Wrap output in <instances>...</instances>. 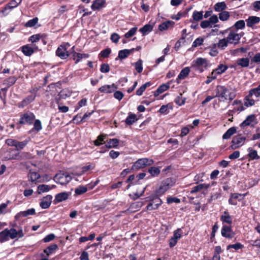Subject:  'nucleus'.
<instances>
[{"instance_id": "f257e3e1", "label": "nucleus", "mask_w": 260, "mask_h": 260, "mask_svg": "<svg viewBox=\"0 0 260 260\" xmlns=\"http://www.w3.org/2000/svg\"><path fill=\"white\" fill-rule=\"evenodd\" d=\"M24 234L22 229L17 231L16 229L11 228L10 230L6 229L0 232V242L3 243L9 240V238L14 239L16 238H21Z\"/></svg>"}, {"instance_id": "f03ea898", "label": "nucleus", "mask_w": 260, "mask_h": 260, "mask_svg": "<svg viewBox=\"0 0 260 260\" xmlns=\"http://www.w3.org/2000/svg\"><path fill=\"white\" fill-rule=\"evenodd\" d=\"M215 97H219L220 101H232L236 97L235 92H229L228 88L224 86L216 87V94Z\"/></svg>"}, {"instance_id": "7ed1b4c3", "label": "nucleus", "mask_w": 260, "mask_h": 260, "mask_svg": "<svg viewBox=\"0 0 260 260\" xmlns=\"http://www.w3.org/2000/svg\"><path fill=\"white\" fill-rule=\"evenodd\" d=\"M175 183L176 179L173 178H168L164 180L158 189L156 190V196H159L164 194L166 191L173 186Z\"/></svg>"}, {"instance_id": "20e7f679", "label": "nucleus", "mask_w": 260, "mask_h": 260, "mask_svg": "<svg viewBox=\"0 0 260 260\" xmlns=\"http://www.w3.org/2000/svg\"><path fill=\"white\" fill-rule=\"evenodd\" d=\"M72 178L66 172H59L54 176V180L58 184L65 185L70 182Z\"/></svg>"}, {"instance_id": "39448f33", "label": "nucleus", "mask_w": 260, "mask_h": 260, "mask_svg": "<svg viewBox=\"0 0 260 260\" xmlns=\"http://www.w3.org/2000/svg\"><path fill=\"white\" fill-rule=\"evenodd\" d=\"M207 61L205 58L199 57L192 61L191 68L194 70L198 71L200 73H202L207 67Z\"/></svg>"}, {"instance_id": "423d86ee", "label": "nucleus", "mask_w": 260, "mask_h": 260, "mask_svg": "<svg viewBox=\"0 0 260 260\" xmlns=\"http://www.w3.org/2000/svg\"><path fill=\"white\" fill-rule=\"evenodd\" d=\"M154 161L151 159L143 158L139 159L133 165L132 169L138 170L144 168L148 166H151L153 164Z\"/></svg>"}, {"instance_id": "0eeeda50", "label": "nucleus", "mask_w": 260, "mask_h": 260, "mask_svg": "<svg viewBox=\"0 0 260 260\" xmlns=\"http://www.w3.org/2000/svg\"><path fill=\"white\" fill-rule=\"evenodd\" d=\"M35 116L31 112L28 111L22 114L20 116L19 123L21 124H32L35 120Z\"/></svg>"}, {"instance_id": "6e6552de", "label": "nucleus", "mask_w": 260, "mask_h": 260, "mask_svg": "<svg viewBox=\"0 0 260 260\" xmlns=\"http://www.w3.org/2000/svg\"><path fill=\"white\" fill-rule=\"evenodd\" d=\"M246 138L238 135L235 136L232 141V145L231 147L232 149H236L242 146L245 141Z\"/></svg>"}, {"instance_id": "1a4fd4ad", "label": "nucleus", "mask_w": 260, "mask_h": 260, "mask_svg": "<svg viewBox=\"0 0 260 260\" xmlns=\"http://www.w3.org/2000/svg\"><path fill=\"white\" fill-rule=\"evenodd\" d=\"M56 55L61 59H67L70 55L64 45H59L56 50Z\"/></svg>"}, {"instance_id": "9d476101", "label": "nucleus", "mask_w": 260, "mask_h": 260, "mask_svg": "<svg viewBox=\"0 0 260 260\" xmlns=\"http://www.w3.org/2000/svg\"><path fill=\"white\" fill-rule=\"evenodd\" d=\"M221 235L228 239L233 238L235 234L233 231L231 226L223 225L221 230Z\"/></svg>"}, {"instance_id": "9b49d317", "label": "nucleus", "mask_w": 260, "mask_h": 260, "mask_svg": "<svg viewBox=\"0 0 260 260\" xmlns=\"http://www.w3.org/2000/svg\"><path fill=\"white\" fill-rule=\"evenodd\" d=\"M37 50H38V47L35 45L34 47H30L29 45H25L21 47L22 52L27 56H31Z\"/></svg>"}, {"instance_id": "f8f14e48", "label": "nucleus", "mask_w": 260, "mask_h": 260, "mask_svg": "<svg viewBox=\"0 0 260 260\" xmlns=\"http://www.w3.org/2000/svg\"><path fill=\"white\" fill-rule=\"evenodd\" d=\"M18 6L17 2L14 1V0H12L1 11V12L3 14L4 16H6L9 13L10 11L13 8L17 7Z\"/></svg>"}, {"instance_id": "ddd939ff", "label": "nucleus", "mask_w": 260, "mask_h": 260, "mask_svg": "<svg viewBox=\"0 0 260 260\" xmlns=\"http://www.w3.org/2000/svg\"><path fill=\"white\" fill-rule=\"evenodd\" d=\"M117 89L116 86L114 84L111 85H105L99 88V91L101 93H111Z\"/></svg>"}, {"instance_id": "4468645a", "label": "nucleus", "mask_w": 260, "mask_h": 260, "mask_svg": "<svg viewBox=\"0 0 260 260\" xmlns=\"http://www.w3.org/2000/svg\"><path fill=\"white\" fill-rule=\"evenodd\" d=\"M241 39V36L237 33L231 31L228 36L226 38V39L230 44H236Z\"/></svg>"}, {"instance_id": "2eb2a0df", "label": "nucleus", "mask_w": 260, "mask_h": 260, "mask_svg": "<svg viewBox=\"0 0 260 260\" xmlns=\"http://www.w3.org/2000/svg\"><path fill=\"white\" fill-rule=\"evenodd\" d=\"M52 197L51 195H47L44 197L40 203V206L42 209L48 208L52 202Z\"/></svg>"}, {"instance_id": "dca6fc26", "label": "nucleus", "mask_w": 260, "mask_h": 260, "mask_svg": "<svg viewBox=\"0 0 260 260\" xmlns=\"http://www.w3.org/2000/svg\"><path fill=\"white\" fill-rule=\"evenodd\" d=\"M162 203V202L160 199L156 198L153 200L152 202L148 204L146 207L147 209L148 210H155L161 205Z\"/></svg>"}, {"instance_id": "f3484780", "label": "nucleus", "mask_w": 260, "mask_h": 260, "mask_svg": "<svg viewBox=\"0 0 260 260\" xmlns=\"http://www.w3.org/2000/svg\"><path fill=\"white\" fill-rule=\"evenodd\" d=\"M69 194L66 192H62L56 194L54 202L55 204L66 201L68 199Z\"/></svg>"}, {"instance_id": "a211bd4d", "label": "nucleus", "mask_w": 260, "mask_h": 260, "mask_svg": "<svg viewBox=\"0 0 260 260\" xmlns=\"http://www.w3.org/2000/svg\"><path fill=\"white\" fill-rule=\"evenodd\" d=\"M211 186L210 184H200L197 186L193 187L190 190V193L193 194L203 189H208Z\"/></svg>"}, {"instance_id": "6ab92c4d", "label": "nucleus", "mask_w": 260, "mask_h": 260, "mask_svg": "<svg viewBox=\"0 0 260 260\" xmlns=\"http://www.w3.org/2000/svg\"><path fill=\"white\" fill-rule=\"evenodd\" d=\"M246 21L248 27H252L254 24L260 22V18L257 16H250Z\"/></svg>"}, {"instance_id": "aec40b11", "label": "nucleus", "mask_w": 260, "mask_h": 260, "mask_svg": "<svg viewBox=\"0 0 260 260\" xmlns=\"http://www.w3.org/2000/svg\"><path fill=\"white\" fill-rule=\"evenodd\" d=\"M105 0H95L91 8L93 10H99L105 6Z\"/></svg>"}, {"instance_id": "412c9836", "label": "nucleus", "mask_w": 260, "mask_h": 260, "mask_svg": "<svg viewBox=\"0 0 260 260\" xmlns=\"http://www.w3.org/2000/svg\"><path fill=\"white\" fill-rule=\"evenodd\" d=\"M255 103V101L251 96H249V94L246 95L244 98V105L246 107L254 106Z\"/></svg>"}, {"instance_id": "4be33fe9", "label": "nucleus", "mask_w": 260, "mask_h": 260, "mask_svg": "<svg viewBox=\"0 0 260 260\" xmlns=\"http://www.w3.org/2000/svg\"><path fill=\"white\" fill-rule=\"evenodd\" d=\"M248 153L247 154L248 157L251 160L258 159L260 158V156L258 155L256 150L249 147L247 149Z\"/></svg>"}, {"instance_id": "5701e85b", "label": "nucleus", "mask_w": 260, "mask_h": 260, "mask_svg": "<svg viewBox=\"0 0 260 260\" xmlns=\"http://www.w3.org/2000/svg\"><path fill=\"white\" fill-rule=\"evenodd\" d=\"M135 51V48L131 49H123L120 50L118 52V57L120 59H124L126 58L131 53Z\"/></svg>"}, {"instance_id": "b1692460", "label": "nucleus", "mask_w": 260, "mask_h": 260, "mask_svg": "<svg viewBox=\"0 0 260 260\" xmlns=\"http://www.w3.org/2000/svg\"><path fill=\"white\" fill-rule=\"evenodd\" d=\"M174 23L173 21L170 20L167 21L160 24L158 26V28L160 31L165 30L170 27H173Z\"/></svg>"}, {"instance_id": "393cba45", "label": "nucleus", "mask_w": 260, "mask_h": 260, "mask_svg": "<svg viewBox=\"0 0 260 260\" xmlns=\"http://www.w3.org/2000/svg\"><path fill=\"white\" fill-rule=\"evenodd\" d=\"M169 88H170V84L169 83L162 84V85H160L158 87L157 90L154 92V95L155 96H157L159 94L166 91Z\"/></svg>"}, {"instance_id": "a878e982", "label": "nucleus", "mask_w": 260, "mask_h": 260, "mask_svg": "<svg viewBox=\"0 0 260 260\" xmlns=\"http://www.w3.org/2000/svg\"><path fill=\"white\" fill-rule=\"evenodd\" d=\"M73 57L74 60H76L75 63H77L79 62L82 58H87L89 57V54L85 53H79L76 52H73Z\"/></svg>"}, {"instance_id": "bb28decb", "label": "nucleus", "mask_w": 260, "mask_h": 260, "mask_svg": "<svg viewBox=\"0 0 260 260\" xmlns=\"http://www.w3.org/2000/svg\"><path fill=\"white\" fill-rule=\"evenodd\" d=\"M249 96H251L253 98H258L260 97V87L258 85L257 87L250 89L248 91Z\"/></svg>"}, {"instance_id": "cd10ccee", "label": "nucleus", "mask_w": 260, "mask_h": 260, "mask_svg": "<svg viewBox=\"0 0 260 260\" xmlns=\"http://www.w3.org/2000/svg\"><path fill=\"white\" fill-rule=\"evenodd\" d=\"M237 65L242 68H247L249 65V59L248 58H238L236 61Z\"/></svg>"}, {"instance_id": "c85d7f7f", "label": "nucleus", "mask_w": 260, "mask_h": 260, "mask_svg": "<svg viewBox=\"0 0 260 260\" xmlns=\"http://www.w3.org/2000/svg\"><path fill=\"white\" fill-rule=\"evenodd\" d=\"M35 210L34 208L29 209L26 211H22L18 213L15 217L17 218L20 216L27 217L29 215H33L35 214Z\"/></svg>"}, {"instance_id": "c756f323", "label": "nucleus", "mask_w": 260, "mask_h": 260, "mask_svg": "<svg viewBox=\"0 0 260 260\" xmlns=\"http://www.w3.org/2000/svg\"><path fill=\"white\" fill-rule=\"evenodd\" d=\"M226 5L223 2H218L215 4L214 6V9L216 12H221L224 11L226 9Z\"/></svg>"}, {"instance_id": "7c9ffc66", "label": "nucleus", "mask_w": 260, "mask_h": 260, "mask_svg": "<svg viewBox=\"0 0 260 260\" xmlns=\"http://www.w3.org/2000/svg\"><path fill=\"white\" fill-rule=\"evenodd\" d=\"M36 98L35 95H30L27 96L21 102L20 106L22 107H25L33 102Z\"/></svg>"}, {"instance_id": "2f4dec72", "label": "nucleus", "mask_w": 260, "mask_h": 260, "mask_svg": "<svg viewBox=\"0 0 260 260\" xmlns=\"http://www.w3.org/2000/svg\"><path fill=\"white\" fill-rule=\"evenodd\" d=\"M203 18V11H194L192 15V20L198 22L201 20Z\"/></svg>"}, {"instance_id": "473e14b6", "label": "nucleus", "mask_w": 260, "mask_h": 260, "mask_svg": "<svg viewBox=\"0 0 260 260\" xmlns=\"http://www.w3.org/2000/svg\"><path fill=\"white\" fill-rule=\"evenodd\" d=\"M119 140L116 138L110 139L107 141L106 147L108 148H115L119 144Z\"/></svg>"}, {"instance_id": "72a5a7b5", "label": "nucleus", "mask_w": 260, "mask_h": 260, "mask_svg": "<svg viewBox=\"0 0 260 260\" xmlns=\"http://www.w3.org/2000/svg\"><path fill=\"white\" fill-rule=\"evenodd\" d=\"M137 120L138 119L135 114L129 113L128 114V116L126 118L125 122L126 124L130 125L135 123Z\"/></svg>"}, {"instance_id": "f704fd0d", "label": "nucleus", "mask_w": 260, "mask_h": 260, "mask_svg": "<svg viewBox=\"0 0 260 260\" xmlns=\"http://www.w3.org/2000/svg\"><path fill=\"white\" fill-rule=\"evenodd\" d=\"M255 118L254 115H250L248 116L245 120H244L240 124L241 127L250 125L251 123L253 121Z\"/></svg>"}, {"instance_id": "c9c22d12", "label": "nucleus", "mask_w": 260, "mask_h": 260, "mask_svg": "<svg viewBox=\"0 0 260 260\" xmlns=\"http://www.w3.org/2000/svg\"><path fill=\"white\" fill-rule=\"evenodd\" d=\"M236 132V128L235 127H232L230 128L222 136L223 139H229L231 137L235 134Z\"/></svg>"}, {"instance_id": "e433bc0d", "label": "nucleus", "mask_w": 260, "mask_h": 260, "mask_svg": "<svg viewBox=\"0 0 260 260\" xmlns=\"http://www.w3.org/2000/svg\"><path fill=\"white\" fill-rule=\"evenodd\" d=\"M51 189V187L46 184H41L38 186L37 191L39 194L47 192Z\"/></svg>"}, {"instance_id": "4c0bfd02", "label": "nucleus", "mask_w": 260, "mask_h": 260, "mask_svg": "<svg viewBox=\"0 0 260 260\" xmlns=\"http://www.w3.org/2000/svg\"><path fill=\"white\" fill-rule=\"evenodd\" d=\"M57 245L56 244H53L47 247L44 250V252L47 255H49L51 253H53L57 249Z\"/></svg>"}, {"instance_id": "58836bf2", "label": "nucleus", "mask_w": 260, "mask_h": 260, "mask_svg": "<svg viewBox=\"0 0 260 260\" xmlns=\"http://www.w3.org/2000/svg\"><path fill=\"white\" fill-rule=\"evenodd\" d=\"M190 72L189 68L188 67H185L183 69H182L180 73H179V75L178 76V78L177 80L178 79H182L185 78L187 76V75L189 74Z\"/></svg>"}, {"instance_id": "ea45409f", "label": "nucleus", "mask_w": 260, "mask_h": 260, "mask_svg": "<svg viewBox=\"0 0 260 260\" xmlns=\"http://www.w3.org/2000/svg\"><path fill=\"white\" fill-rule=\"evenodd\" d=\"M152 29L153 25L147 24L145 25L143 27L139 29V31L144 35L151 31Z\"/></svg>"}, {"instance_id": "a19ab883", "label": "nucleus", "mask_w": 260, "mask_h": 260, "mask_svg": "<svg viewBox=\"0 0 260 260\" xmlns=\"http://www.w3.org/2000/svg\"><path fill=\"white\" fill-rule=\"evenodd\" d=\"M150 82H148L142 85L136 91V94L138 95H142L143 92L145 90L147 87H149L151 85Z\"/></svg>"}, {"instance_id": "79ce46f5", "label": "nucleus", "mask_w": 260, "mask_h": 260, "mask_svg": "<svg viewBox=\"0 0 260 260\" xmlns=\"http://www.w3.org/2000/svg\"><path fill=\"white\" fill-rule=\"evenodd\" d=\"M230 17V12L226 11L220 12L218 14V18L222 21H227Z\"/></svg>"}, {"instance_id": "37998d69", "label": "nucleus", "mask_w": 260, "mask_h": 260, "mask_svg": "<svg viewBox=\"0 0 260 260\" xmlns=\"http://www.w3.org/2000/svg\"><path fill=\"white\" fill-rule=\"evenodd\" d=\"M17 79L16 77L11 76L4 81V84H6L7 86V88H8L10 86H11L12 85H13L14 84H15V83L17 81Z\"/></svg>"}, {"instance_id": "c03bdc74", "label": "nucleus", "mask_w": 260, "mask_h": 260, "mask_svg": "<svg viewBox=\"0 0 260 260\" xmlns=\"http://www.w3.org/2000/svg\"><path fill=\"white\" fill-rule=\"evenodd\" d=\"M240 196L241 194L239 193H232L229 200V204L233 205H236L237 204V199Z\"/></svg>"}, {"instance_id": "a18cd8bd", "label": "nucleus", "mask_w": 260, "mask_h": 260, "mask_svg": "<svg viewBox=\"0 0 260 260\" xmlns=\"http://www.w3.org/2000/svg\"><path fill=\"white\" fill-rule=\"evenodd\" d=\"M28 177L29 180L33 182L38 179L40 177V175L37 172L30 171L28 174Z\"/></svg>"}, {"instance_id": "49530a36", "label": "nucleus", "mask_w": 260, "mask_h": 260, "mask_svg": "<svg viewBox=\"0 0 260 260\" xmlns=\"http://www.w3.org/2000/svg\"><path fill=\"white\" fill-rule=\"evenodd\" d=\"M148 172L152 177L157 176L160 172L158 168L155 167H152L149 168Z\"/></svg>"}, {"instance_id": "de8ad7c7", "label": "nucleus", "mask_w": 260, "mask_h": 260, "mask_svg": "<svg viewBox=\"0 0 260 260\" xmlns=\"http://www.w3.org/2000/svg\"><path fill=\"white\" fill-rule=\"evenodd\" d=\"M107 135L102 134L99 135L97 139L94 141V144L95 146L101 145V144H103V142L104 141V140L105 139Z\"/></svg>"}, {"instance_id": "09e8293b", "label": "nucleus", "mask_w": 260, "mask_h": 260, "mask_svg": "<svg viewBox=\"0 0 260 260\" xmlns=\"http://www.w3.org/2000/svg\"><path fill=\"white\" fill-rule=\"evenodd\" d=\"M228 43H229L228 41L226 38H224L219 41L218 43H217V46L219 48L223 50L228 46Z\"/></svg>"}, {"instance_id": "8fccbe9b", "label": "nucleus", "mask_w": 260, "mask_h": 260, "mask_svg": "<svg viewBox=\"0 0 260 260\" xmlns=\"http://www.w3.org/2000/svg\"><path fill=\"white\" fill-rule=\"evenodd\" d=\"M186 99L182 96V93L180 94L174 100V102L179 106L183 105L185 103Z\"/></svg>"}, {"instance_id": "3c124183", "label": "nucleus", "mask_w": 260, "mask_h": 260, "mask_svg": "<svg viewBox=\"0 0 260 260\" xmlns=\"http://www.w3.org/2000/svg\"><path fill=\"white\" fill-rule=\"evenodd\" d=\"M87 191V188L84 186H79L75 189V192L76 194L80 195Z\"/></svg>"}, {"instance_id": "603ef678", "label": "nucleus", "mask_w": 260, "mask_h": 260, "mask_svg": "<svg viewBox=\"0 0 260 260\" xmlns=\"http://www.w3.org/2000/svg\"><path fill=\"white\" fill-rule=\"evenodd\" d=\"M135 68L136 70L139 73H140L143 71V66H142V60L141 59H139L138 61L134 63Z\"/></svg>"}, {"instance_id": "864d4df0", "label": "nucleus", "mask_w": 260, "mask_h": 260, "mask_svg": "<svg viewBox=\"0 0 260 260\" xmlns=\"http://www.w3.org/2000/svg\"><path fill=\"white\" fill-rule=\"evenodd\" d=\"M228 67L226 66L220 64L216 69L215 72L217 74H221L224 73L228 69Z\"/></svg>"}, {"instance_id": "5fc2aeb1", "label": "nucleus", "mask_w": 260, "mask_h": 260, "mask_svg": "<svg viewBox=\"0 0 260 260\" xmlns=\"http://www.w3.org/2000/svg\"><path fill=\"white\" fill-rule=\"evenodd\" d=\"M38 22V18L35 17L28 21L25 24V26L26 27H31L34 26Z\"/></svg>"}, {"instance_id": "6e6d98bb", "label": "nucleus", "mask_w": 260, "mask_h": 260, "mask_svg": "<svg viewBox=\"0 0 260 260\" xmlns=\"http://www.w3.org/2000/svg\"><path fill=\"white\" fill-rule=\"evenodd\" d=\"M220 220L222 222H225L228 224H231L232 223V219L230 215H221L220 216Z\"/></svg>"}, {"instance_id": "4d7b16f0", "label": "nucleus", "mask_w": 260, "mask_h": 260, "mask_svg": "<svg viewBox=\"0 0 260 260\" xmlns=\"http://www.w3.org/2000/svg\"><path fill=\"white\" fill-rule=\"evenodd\" d=\"M209 21L211 24V25L212 24H214V27H219V25H217V24H215L216 23H217L219 20H218V18L217 17V15H213L212 16H211L209 19Z\"/></svg>"}, {"instance_id": "13d9d810", "label": "nucleus", "mask_w": 260, "mask_h": 260, "mask_svg": "<svg viewBox=\"0 0 260 260\" xmlns=\"http://www.w3.org/2000/svg\"><path fill=\"white\" fill-rule=\"evenodd\" d=\"M28 142V141L26 140L22 142L17 141L15 147L17 150L22 149L27 145Z\"/></svg>"}, {"instance_id": "bf43d9fd", "label": "nucleus", "mask_w": 260, "mask_h": 260, "mask_svg": "<svg viewBox=\"0 0 260 260\" xmlns=\"http://www.w3.org/2000/svg\"><path fill=\"white\" fill-rule=\"evenodd\" d=\"M243 247V245L241 244L240 243H237L234 244H230L227 246L226 249L229 250L230 248H234L236 250H238L240 249H242Z\"/></svg>"}, {"instance_id": "052dcab7", "label": "nucleus", "mask_w": 260, "mask_h": 260, "mask_svg": "<svg viewBox=\"0 0 260 260\" xmlns=\"http://www.w3.org/2000/svg\"><path fill=\"white\" fill-rule=\"evenodd\" d=\"M234 26L237 29H243L245 26V21L243 20H239L235 23Z\"/></svg>"}, {"instance_id": "680f3d73", "label": "nucleus", "mask_w": 260, "mask_h": 260, "mask_svg": "<svg viewBox=\"0 0 260 260\" xmlns=\"http://www.w3.org/2000/svg\"><path fill=\"white\" fill-rule=\"evenodd\" d=\"M137 30V27H136L132 28L127 32L124 35V37L126 38H128L132 37L136 34Z\"/></svg>"}, {"instance_id": "e2e57ef3", "label": "nucleus", "mask_w": 260, "mask_h": 260, "mask_svg": "<svg viewBox=\"0 0 260 260\" xmlns=\"http://www.w3.org/2000/svg\"><path fill=\"white\" fill-rule=\"evenodd\" d=\"M204 39L202 38L199 37L194 41L192 46L193 47H197L198 46H201V45H202Z\"/></svg>"}, {"instance_id": "0e129e2a", "label": "nucleus", "mask_w": 260, "mask_h": 260, "mask_svg": "<svg viewBox=\"0 0 260 260\" xmlns=\"http://www.w3.org/2000/svg\"><path fill=\"white\" fill-rule=\"evenodd\" d=\"M111 52V50L110 48H106L101 52L100 55L101 57L106 58L109 56Z\"/></svg>"}, {"instance_id": "69168bd1", "label": "nucleus", "mask_w": 260, "mask_h": 260, "mask_svg": "<svg viewBox=\"0 0 260 260\" xmlns=\"http://www.w3.org/2000/svg\"><path fill=\"white\" fill-rule=\"evenodd\" d=\"M110 71V67L109 64L106 63H103L101 66L100 71L102 73H108Z\"/></svg>"}, {"instance_id": "338daca9", "label": "nucleus", "mask_w": 260, "mask_h": 260, "mask_svg": "<svg viewBox=\"0 0 260 260\" xmlns=\"http://www.w3.org/2000/svg\"><path fill=\"white\" fill-rule=\"evenodd\" d=\"M167 203L169 204L173 203H179L180 200L176 197H169L167 198Z\"/></svg>"}, {"instance_id": "774afa93", "label": "nucleus", "mask_w": 260, "mask_h": 260, "mask_svg": "<svg viewBox=\"0 0 260 260\" xmlns=\"http://www.w3.org/2000/svg\"><path fill=\"white\" fill-rule=\"evenodd\" d=\"M119 39L120 36L117 33H113L111 35L110 39L113 42L115 43H117L119 41Z\"/></svg>"}]
</instances>
